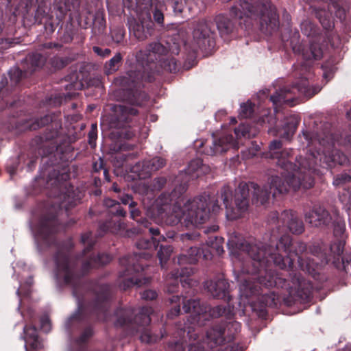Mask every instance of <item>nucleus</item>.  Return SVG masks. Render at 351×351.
<instances>
[{"instance_id": "1", "label": "nucleus", "mask_w": 351, "mask_h": 351, "mask_svg": "<svg viewBox=\"0 0 351 351\" xmlns=\"http://www.w3.org/2000/svg\"><path fill=\"white\" fill-rule=\"evenodd\" d=\"M320 130L304 132V138L310 147L305 157H296L293 163V150L282 149L281 140H274L269 145L265 157L276 160V165L282 169L281 176H272L269 178V191L266 187L261 189L253 182H241L234 195L229 186L221 190V198L226 209V217L235 220L243 216L248 210L250 201L256 206L264 205L272 193L274 197L286 193L290 189L296 191L300 188L308 189L314 185V176L319 173L317 166L332 169L337 165L349 163V158L340 150L335 149L336 143L351 148V134L343 139L332 131L330 123L321 124Z\"/></svg>"}, {"instance_id": "2", "label": "nucleus", "mask_w": 351, "mask_h": 351, "mask_svg": "<svg viewBox=\"0 0 351 351\" xmlns=\"http://www.w3.org/2000/svg\"><path fill=\"white\" fill-rule=\"evenodd\" d=\"M60 225L56 210L43 215L36 228L35 238L40 250L51 247L56 249L53 260L57 282L60 286L71 287L76 298L77 308L64 324L66 330L71 334L83 323L108 320L114 298L112 287L108 284L90 285L85 282L83 277L92 269L107 265L112 258L106 253L93 252L95 241L90 232L81 236V243L85 246L83 251L71 256L74 247L71 239L61 241L56 239Z\"/></svg>"}, {"instance_id": "3", "label": "nucleus", "mask_w": 351, "mask_h": 351, "mask_svg": "<svg viewBox=\"0 0 351 351\" xmlns=\"http://www.w3.org/2000/svg\"><path fill=\"white\" fill-rule=\"evenodd\" d=\"M230 249L239 250L246 252L250 259L243 263L241 268L243 274L247 278L239 276L240 287L243 295L246 298L258 296L261 307H275L278 303V296L271 291L264 292L263 287H276L286 290L293 302H308L312 298L313 287L308 280H301L296 274L289 278L287 274L276 272L274 267L261 260L259 254H263L259 247L249 244H234V240L227 243Z\"/></svg>"}, {"instance_id": "4", "label": "nucleus", "mask_w": 351, "mask_h": 351, "mask_svg": "<svg viewBox=\"0 0 351 351\" xmlns=\"http://www.w3.org/2000/svg\"><path fill=\"white\" fill-rule=\"evenodd\" d=\"M182 310L186 313L193 315V322L203 324V322L210 318L223 317L226 320L215 324L209 329L206 338L202 341L192 343L189 341L188 351H210L216 348V351H222L221 346L225 343L231 342L241 331V324L233 319L234 317V307L229 304L210 305L202 304L198 299H189L187 295H182ZM236 345L235 343H234Z\"/></svg>"}, {"instance_id": "5", "label": "nucleus", "mask_w": 351, "mask_h": 351, "mask_svg": "<svg viewBox=\"0 0 351 351\" xmlns=\"http://www.w3.org/2000/svg\"><path fill=\"white\" fill-rule=\"evenodd\" d=\"M186 190V183L179 184L171 193L165 191L158 197V215L166 224L173 226L180 223L186 228L197 226L204 223L210 215H216L220 210L218 201L211 199L206 194L188 199L182 206Z\"/></svg>"}, {"instance_id": "6", "label": "nucleus", "mask_w": 351, "mask_h": 351, "mask_svg": "<svg viewBox=\"0 0 351 351\" xmlns=\"http://www.w3.org/2000/svg\"><path fill=\"white\" fill-rule=\"evenodd\" d=\"M169 52L168 48L159 42L149 43L145 50L136 53V64L121 78L123 99L130 104L141 106L148 100L143 90L145 83L152 82L158 70V63Z\"/></svg>"}, {"instance_id": "7", "label": "nucleus", "mask_w": 351, "mask_h": 351, "mask_svg": "<svg viewBox=\"0 0 351 351\" xmlns=\"http://www.w3.org/2000/svg\"><path fill=\"white\" fill-rule=\"evenodd\" d=\"M234 244L237 245L249 244L258 246L260 251H264L265 254L261 252L259 254L261 260L273 267H278L284 270L282 273L287 274L289 278H292L296 274L301 280H306L302 277L300 273L294 269L295 257H298V267L300 270L311 276L315 274L317 263L311 262L308 258L302 256L304 253L308 254V248L306 244L300 241L293 243L291 237L289 234L282 235L274 245H267L261 242L254 243L246 241L237 242L234 241Z\"/></svg>"}, {"instance_id": "8", "label": "nucleus", "mask_w": 351, "mask_h": 351, "mask_svg": "<svg viewBox=\"0 0 351 351\" xmlns=\"http://www.w3.org/2000/svg\"><path fill=\"white\" fill-rule=\"evenodd\" d=\"M230 14L232 19L224 14L215 17V22L221 36L232 33L236 28V21L243 19L245 23H248L250 19L258 18L261 31L268 34L276 32L279 27V18L275 8L256 0H240L230 8Z\"/></svg>"}, {"instance_id": "9", "label": "nucleus", "mask_w": 351, "mask_h": 351, "mask_svg": "<svg viewBox=\"0 0 351 351\" xmlns=\"http://www.w3.org/2000/svg\"><path fill=\"white\" fill-rule=\"evenodd\" d=\"M149 232L152 236L151 239L141 238L135 243L138 250L145 251L127 254L119 258L121 269L119 277L123 278L119 286L124 291L134 286L141 287L147 282L146 278H142L147 265L145 261L152 257V252L156 250L160 242L167 239L164 234H161L158 227L149 228Z\"/></svg>"}, {"instance_id": "10", "label": "nucleus", "mask_w": 351, "mask_h": 351, "mask_svg": "<svg viewBox=\"0 0 351 351\" xmlns=\"http://www.w3.org/2000/svg\"><path fill=\"white\" fill-rule=\"evenodd\" d=\"M45 132L41 136H36L32 141V145L36 146L38 154L43 157L52 154L59 156L60 160L69 162L75 158L73 141L66 136H62L60 130L61 123L56 120L55 114H46L40 119L27 121L25 127L29 130H36L49 123Z\"/></svg>"}, {"instance_id": "11", "label": "nucleus", "mask_w": 351, "mask_h": 351, "mask_svg": "<svg viewBox=\"0 0 351 351\" xmlns=\"http://www.w3.org/2000/svg\"><path fill=\"white\" fill-rule=\"evenodd\" d=\"M153 311V308L149 306H143L138 312L131 307L118 308L115 312L117 320L114 325L116 327L123 328L126 335L141 332L140 339L142 342H157L164 337V334L161 330L158 334L153 333L152 330L147 328L151 322L150 315Z\"/></svg>"}, {"instance_id": "12", "label": "nucleus", "mask_w": 351, "mask_h": 351, "mask_svg": "<svg viewBox=\"0 0 351 351\" xmlns=\"http://www.w3.org/2000/svg\"><path fill=\"white\" fill-rule=\"evenodd\" d=\"M114 115L110 121L113 131L111 135L117 139L130 140L135 136L137 130L136 122L138 110L131 106L115 105L113 107Z\"/></svg>"}, {"instance_id": "13", "label": "nucleus", "mask_w": 351, "mask_h": 351, "mask_svg": "<svg viewBox=\"0 0 351 351\" xmlns=\"http://www.w3.org/2000/svg\"><path fill=\"white\" fill-rule=\"evenodd\" d=\"M237 139L232 134H226L219 138H213L212 145L206 147L204 152L206 154L214 156L227 152L229 149H238V140L241 137L250 138L256 136L257 130L250 126L247 121L241 123L234 130Z\"/></svg>"}, {"instance_id": "14", "label": "nucleus", "mask_w": 351, "mask_h": 351, "mask_svg": "<svg viewBox=\"0 0 351 351\" xmlns=\"http://www.w3.org/2000/svg\"><path fill=\"white\" fill-rule=\"evenodd\" d=\"M322 89L319 85L310 86L307 79L302 78L292 86H284L271 95L270 100L276 108L278 105L286 104L293 106L296 93L311 98Z\"/></svg>"}, {"instance_id": "15", "label": "nucleus", "mask_w": 351, "mask_h": 351, "mask_svg": "<svg viewBox=\"0 0 351 351\" xmlns=\"http://www.w3.org/2000/svg\"><path fill=\"white\" fill-rule=\"evenodd\" d=\"M80 0H54V9L59 12L58 18L64 19L68 14L69 20L73 22L77 27L84 29L91 27L94 14L90 11L80 13Z\"/></svg>"}, {"instance_id": "16", "label": "nucleus", "mask_w": 351, "mask_h": 351, "mask_svg": "<svg viewBox=\"0 0 351 351\" xmlns=\"http://www.w3.org/2000/svg\"><path fill=\"white\" fill-rule=\"evenodd\" d=\"M106 204L110 208L108 211V218L105 221L99 222V231L102 233L110 232L112 234H121L125 229V224L119 217H124L126 215V211L119 203L115 202L113 200H108Z\"/></svg>"}, {"instance_id": "17", "label": "nucleus", "mask_w": 351, "mask_h": 351, "mask_svg": "<svg viewBox=\"0 0 351 351\" xmlns=\"http://www.w3.org/2000/svg\"><path fill=\"white\" fill-rule=\"evenodd\" d=\"M269 223L276 224V228L289 230L293 234H301L304 231V225L301 219L291 210H285L280 215L278 212H271L269 215Z\"/></svg>"}, {"instance_id": "18", "label": "nucleus", "mask_w": 351, "mask_h": 351, "mask_svg": "<svg viewBox=\"0 0 351 351\" xmlns=\"http://www.w3.org/2000/svg\"><path fill=\"white\" fill-rule=\"evenodd\" d=\"M290 36L287 37L285 34H282V40L283 42L290 41V46L293 51L297 54H301L304 59L306 60H319L323 56V51L321 45L317 43H311L310 46L304 47L300 42V35L298 30L289 31Z\"/></svg>"}, {"instance_id": "19", "label": "nucleus", "mask_w": 351, "mask_h": 351, "mask_svg": "<svg viewBox=\"0 0 351 351\" xmlns=\"http://www.w3.org/2000/svg\"><path fill=\"white\" fill-rule=\"evenodd\" d=\"M215 33L212 30L211 24L206 19H199L193 30L195 42L202 51H210L215 45Z\"/></svg>"}, {"instance_id": "20", "label": "nucleus", "mask_w": 351, "mask_h": 351, "mask_svg": "<svg viewBox=\"0 0 351 351\" xmlns=\"http://www.w3.org/2000/svg\"><path fill=\"white\" fill-rule=\"evenodd\" d=\"M194 273V269L192 267H181L180 269H175L171 272L172 279L167 282L166 291L169 293H173L178 291L179 282L184 289H189L191 293H194L192 288V280L190 278Z\"/></svg>"}, {"instance_id": "21", "label": "nucleus", "mask_w": 351, "mask_h": 351, "mask_svg": "<svg viewBox=\"0 0 351 351\" xmlns=\"http://www.w3.org/2000/svg\"><path fill=\"white\" fill-rule=\"evenodd\" d=\"M128 24L130 32L139 41L146 40L154 32V23L149 14L146 16H140L138 19L133 18L129 20Z\"/></svg>"}, {"instance_id": "22", "label": "nucleus", "mask_w": 351, "mask_h": 351, "mask_svg": "<svg viewBox=\"0 0 351 351\" xmlns=\"http://www.w3.org/2000/svg\"><path fill=\"white\" fill-rule=\"evenodd\" d=\"M165 165V159L156 156L136 162L130 167V171L134 173L138 179L144 180L149 178L152 172L159 170Z\"/></svg>"}, {"instance_id": "23", "label": "nucleus", "mask_w": 351, "mask_h": 351, "mask_svg": "<svg viewBox=\"0 0 351 351\" xmlns=\"http://www.w3.org/2000/svg\"><path fill=\"white\" fill-rule=\"evenodd\" d=\"M332 210L330 213L324 206L314 205L312 208L304 213L306 221L313 227L328 228L332 222Z\"/></svg>"}, {"instance_id": "24", "label": "nucleus", "mask_w": 351, "mask_h": 351, "mask_svg": "<svg viewBox=\"0 0 351 351\" xmlns=\"http://www.w3.org/2000/svg\"><path fill=\"white\" fill-rule=\"evenodd\" d=\"M300 123V117L298 114H291L284 120V123L280 126H276L268 130L273 136L290 141L295 134Z\"/></svg>"}, {"instance_id": "25", "label": "nucleus", "mask_w": 351, "mask_h": 351, "mask_svg": "<svg viewBox=\"0 0 351 351\" xmlns=\"http://www.w3.org/2000/svg\"><path fill=\"white\" fill-rule=\"evenodd\" d=\"M9 76L10 79V87L16 86L22 78L27 77L30 75L25 66L23 65V69L19 67H12L9 71ZM10 93V86L5 75H3L0 77V98L4 99L9 95Z\"/></svg>"}, {"instance_id": "26", "label": "nucleus", "mask_w": 351, "mask_h": 351, "mask_svg": "<svg viewBox=\"0 0 351 351\" xmlns=\"http://www.w3.org/2000/svg\"><path fill=\"white\" fill-rule=\"evenodd\" d=\"M202 257L204 260H210L213 258V254L208 249H200L196 246H191L185 253L178 256V264L182 265L187 263L189 265V267H191V265L195 264L199 258Z\"/></svg>"}, {"instance_id": "27", "label": "nucleus", "mask_w": 351, "mask_h": 351, "mask_svg": "<svg viewBox=\"0 0 351 351\" xmlns=\"http://www.w3.org/2000/svg\"><path fill=\"white\" fill-rule=\"evenodd\" d=\"M83 197L84 193L82 191L70 185L66 191L61 195L58 207L60 209H64L68 212L80 204Z\"/></svg>"}, {"instance_id": "28", "label": "nucleus", "mask_w": 351, "mask_h": 351, "mask_svg": "<svg viewBox=\"0 0 351 351\" xmlns=\"http://www.w3.org/2000/svg\"><path fill=\"white\" fill-rule=\"evenodd\" d=\"M21 338L25 341V351H27V346L32 350L42 349L43 343L38 336V330L36 326L31 322L23 327V332Z\"/></svg>"}, {"instance_id": "29", "label": "nucleus", "mask_w": 351, "mask_h": 351, "mask_svg": "<svg viewBox=\"0 0 351 351\" xmlns=\"http://www.w3.org/2000/svg\"><path fill=\"white\" fill-rule=\"evenodd\" d=\"M70 169L67 165L61 168H53L48 173L47 183L57 188H61L64 183L70 179Z\"/></svg>"}, {"instance_id": "30", "label": "nucleus", "mask_w": 351, "mask_h": 351, "mask_svg": "<svg viewBox=\"0 0 351 351\" xmlns=\"http://www.w3.org/2000/svg\"><path fill=\"white\" fill-rule=\"evenodd\" d=\"M206 287L213 298L217 299L226 298L230 300L229 283L223 278L206 282Z\"/></svg>"}, {"instance_id": "31", "label": "nucleus", "mask_w": 351, "mask_h": 351, "mask_svg": "<svg viewBox=\"0 0 351 351\" xmlns=\"http://www.w3.org/2000/svg\"><path fill=\"white\" fill-rule=\"evenodd\" d=\"M308 253L313 255L317 258L319 262L315 261V260H311L317 263L315 270L317 269L319 265H326L330 260L329 258V250L328 246L323 242H314L311 245L309 246Z\"/></svg>"}, {"instance_id": "32", "label": "nucleus", "mask_w": 351, "mask_h": 351, "mask_svg": "<svg viewBox=\"0 0 351 351\" xmlns=\"http://www.w3.org/2000/svg\"><path fill=\"white\" fill-rule=\"evenodd\" d=\"M47 58L38 52L29 53L25 59V62L23 64L25 69L28 71L29 75H32L34 71L41 69L46 63Z\"/></svg>"}, {"instance_id": "33", "label": "nucleus", "mask_w": 351, "mask_h": 351, "mask_svg": "<svg viewBox=\"0 0 351 351\" xmlns=\"http://www.w3.org/2000/svg\"><path fill=\"white\" fill-rule=\"evenodd\" d=\"M301 30L302 34L309 38L308 46L313 42L319 43L321 45L320 42L322 40V36L319 32V29L312 23L308 21L303 22L301 24Z\"/></svg>"}, {"instance_id": "34", "label": "nucleus", "mask_w": 351, "mask_h": 351, "mask_svg": "<svg viewBox=\"0 0 351 351\" xmlns=\"http://www.w3.org/2000/svg\"><path fill=\"white\" fill-rule=\"evenodd\" d=\"M204 169H207V167L202 164V161L200 159L191 160L189 162L188 167L185 170L184 173L185 175L189 176V178L182 181L180 184L186 183V184H187L189 179L199 178L204 171ZM186 186H188V185Z\"/></svg>"}, {"instance_id": "35", "label": "nucleus", "mask_w": 351, "mask_h": 351, "mask_svg": "<svg viewBox=\"0 0 351 351\" xmlns=\"http://www.w3.org/2000/svg\"><path fill=\"white\" fill-rule=\"evenodd\" d=\"M92 34L95 36L102 35L106 29L105 13L103 10H98L94 14V20L92 24Z\"/></svg>"}, {"instance_id": "36", "label": "nucleus", "mask_w": 351, "mask_h": 351, "mask_svg": "<svg viewBox=\"0 0 351 351\" xmlns=\"http://www.w3.org/2000/svg\"><path fill=\"white\" fill-rule=\"evenodd\" d=\"M313 12L324 29L330 30L334 27V23L332 20L331 14L325 8L314 7L313 8Z\"/></svg>"}, {"instance_id": "37", "label": "nucleus", "mask_w": 351, "mask_h": 351, "mask_svg": "<svg viewBox=\"0 0 351 351\" xmlns=\"http://www.w3.org/2000/svg\"><path fill=\"white\" fill-rule=\"evenodd\" d=\"M223 238L211 234L208 236V239L206 240L207 246L204 248L209 250L213 254V252H215L217 255H221L224 252L223 247Z\"/></svg>"}, {"instance_id": "38", "label": "nucleus", "mask_w": 351, "mask_h": 351, "mask_svg": "<svg viewBox=\"0 0 351 351\" xmlns=\"http://www.w3.org/2000/svg\"><path fill=\"white\" fill-rule=\"evenodd\" d=\"M332 222L334 234L336 236H341L346 230V223L343 218L340 215L337 209L332 210Z\"/></svg>"}, {"instance_id": "39", "label": "nucleus", "mask_w": 351, "mask_h": 351, "mask_svg": "<svg viewBox=\"0 0 351 351\" xmlns=\"http://www.w3.org/2000/svg\"><path fill=\"white\" fill-rule=\"evenodd\" d=\"M123 56L120 53H117L110 60L107 61L104 66V73L110 75L117 71L122 64Z\"/></svg>"}, {"instance_id": "40", "label": "nucleus", "mask_w": 351, "mask_h": 351, "mask_svg": "<svg viewBox=\"0 0 351 351\" xmlns=\"http://www.w3.org/2000/svg\"><path fill=\"white\" fill-rule=\"evenodd\" d=\"M77 32V27L69 19L62 34L60 36V40L64 43H70L73 41L74 36Z\"/></svg>"}, {"instance_id": "41", "label": "nucleus", "mask_w": 351, "mask_h": 351, "mask_svg": "<svg viewBox=\"0 0 351 351\" xmlns=\"http://www.w3.org/2000/svg\"><path fill=\"white\" fill-rule=\"evenodd\" d=\"M158 66L170 73H176L179 68V65L176 58L173 57L167 58L166 56L158 63Z\"/></svg>"}, {"instance_id": "42", "label": "nucleus", "mask_w": 351, "mask_h": 351, "mask_svg": "<svg viewBox=\"0 0 351 351\" xmlns=\"http://www.w3.org/2000/svg\"><path fill=\"white\" fill-rule=\"evenodd\" d=\"M47 0H36L38 7L34 15V23L41 24L43 19L47 16Z\"/></svg>"}, {"instance_id": "43", "label": "nucleus", "mask_w": 351, "mask_h": 351, "mask_svg": "<svg viewBox=\"0 0 351 351\" xmlns=\"http://www.w3.org/2000/svg\"><path fill=\"white\" fill-rule=\"evenodd\" d=\"M169 303L173 305L167 313L169 319H173L180 313V297L179 295H172L169 298Z\"/></svg>"}, {"instance_id": "44", "label": "nucleus", "mask_w": 351, "mask_h": 351, "mask_svg": "<svg viewBox=\"0 0 351 351\" xmlns=\"http://www.w3.org/2000/svg\"><path fill=\"white\" fill-rule=\"evenodd\" d=\"M173 252V247L170 245H160V250L158 252V257L162 267L169 260Z\"/></svg>"}, {"instance_id": "45", "label": "nucleus", "mask_w": 351, "mask_h": 351, "mask_svg": "<svg viewBox=\"0 0 351 351\" xmlns=\"http://www.w3.org/2000/svg\"><path fill=\"white\" fill-rule=\"evenodd\" d=\"M339 197L346 210L351 213V187L343 188L342 191L339 192Z\"/></svg>"}, {"instance_id": "46", "label": "nucleus", "mask_w": 351, "mask_h": 351, "mask_svg": "<svg viewBox=\"0 0 351 351\" xmlns=\"http://www.w3.org/2000/svg\"><path fill=\"white\" fill-rule=\"evenodd\" d=\"M110 35L114 43L117 44L121 43L125 38V29L123 25L114 27L110 30Z\"/></svg>"}, {"instance_id": "47", "label": "nucleus", "mask_w": 351, "mask_h": 351, "mask_svg": "<svg viewBox=\"0 0 351 351\" xmlns=\"http://www.w3.org/2000/svg\"><path fill=\"white\" fill-rule=\"evenodd\" d=\"M103 170V174L105 180L110 182V176L108 169L105 167L104 160L101 158H99L97 160L93 163V173H99Z\"/></svg>"}, {"instance_id": "48", "label": "nucleus", "mask_w": 351, "mask_h": 351, "mask_svg": "<svg viewBox=\"0 0 351 351\" xmlns=\"http://www.w3.org/2000/svg\"><path fill=\"white\" fill-rule=\"evenodd\" d=\"M254 104L250 101L243 103L241 105L239 117L241 119H247L252 116L254 113Z\"/></svg>"}, {"instance_id": "49", "label": "nucleus", "mask_w": 351, "mask_h": 351, "mask_svg": "<svg viewBox=\"0 0 351 351\" xmlns=\"http://www.w3.org/2000/svg\"><path fill=\"white\" fill-rule=\"evenodd\" d=\"M69 63V59L66 57L54 56L49 60V64L55 70H59L66 66Z\"/></svg>"}, {"instance_id": "50", "label": "nucleus", "mask_w": 351, "mask_h": 351, "mask_svg": "<svg viewBox=\"0 0 351 351\" xmlns=\"http://www.w3.org/2000/svg\"><path fill=\"white\" fill-rule=\"evenodd\" d=\"M53 10L56 12V21H53V20L51 18L47 19L46 21L45 22V28L48 34L53 33L56 30V29L57 26L58 25V24L60 23V22H61L63 20V19L60 20L58 18V14H59V12L57 10L54 9V4L53 5Z\"/></svg>"}, {"instance_id": "51", "label": "nucleus", "mask_w": 351, "mask_h": 351, "mask_svg": "<svg viewBox=\"0 0 351 351\" xmlns=\"http://www.w3.org/2000/svg\"><path fill=\"white\" fill-rule=\"evenodd\" d=\"M25 158V155L21 154L18 158L11 160L6 165L7 172L13 176L18 169L19 162Z\"/></svg>"}, {"instance_id": "52", "label": "nucleus", "mask_w": 351, "mask_h": 351, "mask_svg": "<svg viewBox=\"0 0 351 351\" xmlns=\"http://www.w3.org/2000/svg\"><path fill=\"white\" fill-rule=\"evenodd\" d=\"M93 335V328L92 326H87L84 328L80 337L76 339V342L79 345L85 344L89 338Z\"/></svg>"}, {"instance_id": "53", "label": "nucleus", "mask_w": 351, "mask_h": 351, "mask_svg": "<svg viewBox=\"0 0 351 351\" xmlns=\"http://www.w3.org/2000/svg\"><path fill=\"white\" fill-rule=\"evenodd\" d=\"M329 250V256L330 254H333L334 258L339 259V258L342 255L343 252V245L341 241L334 243L330 245L328 248Z\"/></svg>"}, {"instance_id": "54", "label": "nucleus", "mask_w": 351, "mask_h": 351, "mask_svg": "<svg viewBox=\"0 0 351 351\" xmlns=\"http://www.w3.org/2000/svg\"><path fill=\"white\" fill-rule=\"evenodd\" d=\"M97 138V123H93L91 128L88 134V143L91 147L96 146V141Z\"/></svg>"}, {"instance_id": "55", "label": "nucleus", "mask_w": 351, "mask_h": 351, "mask_svg": "<svg viewBox=\"0 0 351 351\" xmlns=\"http://www.w3.org/2000/svg\"><path fill=\"white\" fill-rule=\"evenodd\" d=\"M322 69L324 71L323 77L327 82L332 78L336 69L334 66H329L328 62H324L322 66Z\"/></svg>"}, {"instance_id": "56", "label": "nucleus", "mask_w": 351, "mask_h": 351, "mask_svg": "<svg viewBox=\"0 0 351 351\" xmlns=\"http://www.w3.org/2000/svg\"><path fill=\"white\" fill-rule=\"evenodd\" d=\"M200 237V233L196 230L193 232L181 234L180 235V240L183 242L197 241Z\"/></svg>"}, {"instance_id": "57", "label": "nucleus", "mask_w": 351, "mask_h": 351, "mask_svg": "<svg viewBox=\"0 0 351 351\" xmlns=\"http://www.w3.org/2000/svg\"><path fill=\"white\" fill-rule=\"evenodd\" d=\"M92 49L95 54L102 58L108 57L111 53V50L108 48L103 49L98 46H93Z\"/></svg>"}, {"instance_id": "58", "label": "nucleus", "mask_w": 351, "mask_h": 351, "mask_svg": "<svg viewBox=\"0 0 351 351\" xmlns=\"http://www.w3.org/2000/svg\"><path fill=\"white\" fill-rule=\"evenodd\" d=\"M136 203L134 201H132L130 204V217L132 219L136 221H139L141 218V211L136 208Z\"/></svg>"}, {"instance_id": "59", "label": "nucleus", "mask_w": 351, "mask_h": 351, "mask_svg": "<svg viewBox=\"0 0 351 351\" xmlns=\"http://www.w3.org/2000/svg\"><path fill=\"white\" fill-rule=\"evenodd\" d=\"M351 180V176L348 173L338 175L334 180L333 184L336 186L344 184Z\"/></svg>"}, {"instance_id": "60", "label": "nucleus", "mask_w": 351, "mask_h": 351, "mask_svg": "<svg viewBox=\"0 0 351 351\" xmlns=\"http://www.w3.org/2000/svg\"><path fill=\"white\" fill-rule=\"evenodd\" d=\"M166 183L167 179L165 177L156 178L153 180V188L154 190L160 191Z\"/></svg>"}, {"instance_id": "61", "label": "nucleus", "mask_w": 351, "mask_h": 351, "mask_svg": "<svg viewBox=\"0 0 351 351\" xmlns=\"http://www.w3.org/2000/svg\"><path fill=\"white\" fill-rule=\"evenodd\" d=\"M153 17H154V21L156 23H158L160 26L163 25V24H164V14L157 8H156L154 9V11L153 12Z\"/></svg>"}, {"instance_id": "62", "label": "nucleus", "mask_w": 351, "mask_h": 351, "mask_svg": "<svg viewBox=\"0 0 351 351\" xmlns=\"http://www.w3.org/2000/svg\"><path fill=\"white\" fill-rule=\"evenodd\" d=\"M40 325L42 329L45 332H49L51 330V322L47 315H43L40 318Z\"/></svg>"}, {"instance_id": "63", "label": "nucleus", "mask_w": 351, "mask_h": 351, "mask_svg": "<svg viewBox=\"0 0 351 351\" xmlns=\"http://www.w3.org/2000/svg\"><path fill=\"white\" fill-rule=\"evenodd\" d=\"M157 293L151 289L145 290L141 293V298L145 300H155L157 298Z\"/></svg>"}, {"instance_id": "64", "label": "nucleus", "mask_w": 351, "mask_h": 351, "mask_svg": "<svg viewBox=\"0 0 351 351\" xmlns=\"http://www.w3.org/2000/svg\"><path fill=\"white\" fill-rule=\"evenodd\" d=\"M37 159L38 157L34 155L31 157L28 156V162L27 163V170L28 171H32L35 169Z\"/></svg>"}]
</instances>
